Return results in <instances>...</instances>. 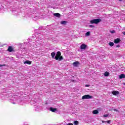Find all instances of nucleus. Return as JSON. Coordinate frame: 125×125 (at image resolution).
Masks as SVG:
<instances>
[{"label": "nucleus", "instance_id": "19", "mask_svg": "<svg viewBox=\"0 0 125 125\" xmlns=\"http://www.w3.org/2000/svg\"><path fill=\"white\" fill-rule=\"evenodd\" d=\"M109 72H105L104 73V76H105V77H108V76H109Z\"/></svg>", "mask_w": 125, "mask_h": 125}, {"label": "nucleus", "instance_id": "9", "mask_svg": "<svg viewBox=\"0 0 125 125\" xmlns=\"http://www.w3.org/2000/svg\"><path fill=\"white\" fill-rule=\"evenodd\" d=\"M49 110L50 111H51V112H53V113H55V112H57V109L56 108L50 107L49 108Z\"/></svg>", "mask_w": 125, "mask_h": 125}, {"label": "nucleus", "instance_id": "30", "mask_svg": "<svg viewBox=\"0 0 125 125\" xmlns=\"http://www.w3.org/2000/svg\"><path fill=\"white\" fill-rule=\"evenodd\" d=\"M116 46H117V47H120V45H117Z\"/></svg>", "mask_w": 125, "mask_h": 125}, {"label": "nucleus", "instance_id": "11", "mask_svg": "<svg viewBox=\"0 0 125 125\" xmlns=\"http://www.w3.org/2000/svg\"><path fill=\"white\" fill-rule=\"evenodd\" d=\"M10 101L11 103H12L13 104H16V99H14L13 98H12Z\"/></svg>", "mask_w": 125, "mask_h": 125}, {"label": "nucleus", "instance_id": "5", "mask_svg": "<svg viewBox=\"0 0 125 125\" xmlns=\"http://www.w3.org/2000/svg\"><path fill=\"white\" fill-rule=\"evenodd\" d=\"M86 46H87V45H85V44H82L80 46V48H81V49L84 50V49H85L86 48Z\"/></svg>", "mask_w": 125, "mask_h": 125}, {"label": "nucleus", "instance_id": "8", "mask_svg": "<svg viewBox=\"0 0 125 125\" xmlns=\"http://www.w3.org/2000/svg\"><path fill=\"white\" fill-rule=\"evenodd\" d=\"M23 63L25 64H27L28 65H31L32 64V62L29 60H27L24 62Z\"/></svg>", "mask_w": 125, "mask_h": 125}, {"label": "nucleus", "instance_id": "21", "mask_svg": "<svg viewBox=\"0 0 125 125\" xmlns=\"http://www.w3.org/2000/svg\"><path fill=\"white\" fill-rule=\"evenodd\" d=\"M74 124L75 125H79V122L78 121H75L74 122Z\"/></svg>", "mask_w": 125, "mask_h": 125}, {"label": "nucleus", "instance_id": "20", "mask_svg": "<svg viewBox=\"0 0 125 125\" xmlns=\"http://www.w3.org/2000/svg\"><path fill=\"white\" fill-rule=\"evenodd\" d=\"M114 42H110L109 43V45H110V46H114Z\"/></svg>", "mask_w": 125, "mask_h": 125}, {"label": "nucleus", "instance_id": "25", "mask_svg": "<svg viewBox=\"0 0 125 125\" xmlns=\"http://www.w3.org/2000/svg\"><path fill=\"white\" fill-rule=\"evenodd\" d=\"M89 27H90L91 28H94V26L92 25H89Z\"/></svg>", "mask_w": 125, "mask_h": 125}, {"label": "nucleus", "instance_id": "10", "mask_svg": "<svg viewBox=\"0 0 125 125\" xmlns=\"http://www.w3.org/2000/svg\"><path fill=\"white\" fill-rule=\"evenodd\" d=\"M7 51H9V52H12V51H13V47L11 46H9L8 48Z\"/></svg>", "mask_w": 125, "mask_h": 125}, {"label": "nucleus", "instance_id": "18", "mask_svg": "<svg viewBox=\"0 0 125 125\" xmlns=\"http://www.w3.org/2000/svg\"><path fill=\"white\" fill-rule=\"evenodd\" d=\"M51 55L52 56V58H54V56H55V52H53L51 53Z\"/></svg>", "mask_w": 125, "mask_h": 125}, {"label": "nucleus", "instance_id": "15", "mask_svg": "<svg viewBox=\"0 0 125 125\" xmlns=\"http://www.w3.org/2000/svg\"><path fill=\"white\" fill-rule=\"evenodd\" d=\"M85 37H89L90 36V32L88 31L85 34Z\"/></svg>", "mask_w": 125, "mask_h": 125}, {"label": "nucleus", "instance_id": "26", "mask_svg": "<svg viewBox=\"0 0 125 125\" xmlns=\"http://www.w3.org/2000/svg\"><path fill=\"white\" fill-rule=\"evenodd\" d=\"M113 110H114V111H115V112H119V110H118L116 109H113Z\"/></svg>", "mask_w": 125, "mask_h": 125}, {"label": "nucleus", "instance_id": "1", "mask_svg": "<svg viewBox=\"0 0 125 125\" xmlns=\"http://www.w3.org/2000/svg\"><path fill=\"white\" fill-rule=\"evenodd\" d=\"M55 59L59 60V61H62V60H63V57L61 56V52H57L56 56L55 57Z\"/></svg>", "mask_w": 125, "mask_h": 125}, {"label": "nucleus", "instance_id": "12", "mask_svg": "<svg viewBox=\"0 0 125 125\" xmlns=\"http://www.w3.org/2000/svg\"><path fill=\"white\" fill-rule=\"evenodd\" d=\"M112 93L113 95H118V94H119L120 93L118 91H113Z\"/></svg>", "mask_w": 125, "mask_h": 125}, {"label": "nucleus", "instance_id": "31", "mask_svg": "<svg viewBox=\"0 0 125 125\" xmlns=\"http://www.w3.org/2000/svg\"><path fill=\"white\" fill-rule=\"evenodd\" d=\"M123 35H125V32H123Z\"/></svg>", "mask_w": 125, "mask_h": 125}, {"label": "nucleus", "instance_id": "33", "mask_svg": "<svg viewBox=\"0 0 125 125\" xmlns=\"http://www.w3.org/2000/svg\"><path fill=\"white\" fill-rule=\"evenodd\" d=\"M103 123H105V121H103Z\"/></svg>", "mask_w": 125, "mask_h": 125}, {"label": "nucleus", "instance_id": "24", "mask_svg": "<svg viewBox=\"0 0 125 125\" xmlns=\"http://www.w3.org/2000/svg\"><path fill=\"white\" fill-rule=\"evenodd\" d=\"M108 116H109V114H105V115H104V118H106L107 117H108Z\"/></svg>", "mask_w": 125, "mask_h": 125}, {"label": "nucleus", "instance_id": "4", "mask_svg": "<svg viewBox=\"0 0 125 125\" xmlns=\"http://www.w3.org/2000/svg\"><path fill=\"white\" fill-rule=\"evenodd\" d=\"M34 109L35 111L39 112V111H41L42 110V106H38V105H35L34 106Z\"/></svg>", "mask_w": 125, "mask_h": 125}, {"label": "nucleus", "instance_id": "27", "mask_svg": "<svg viewBox=\"0 0 125 125\" xmlns=\"http://www.w3.org/2000/svg\"><path fill=\"white\" fill-rule=\"evenodd\" d=\"M66 125H73L72 123H68V124H66Z\"/></svg>", "mask_w": 125, "mask_h": 125}, {"label": "nucleus", "instance_id": "3", "mask_svg": "<svg viewBox=\"0 0 125 125\" xmlns=\"http://www.w3.org/2000/svg\"><path fill=\"white\" fill-rule=\"evenodd\" d=\"M92 98H93V97L92 96H90L89 95H85L82 97V99H92Z\"/></svg>", "mask_w": 125, "mask_h": 125}, {"label": "nucleus", "instance_id": "2", "mask_svg": "<svg viewBox=\"0 0 125 125\" xmlns=\"http://www.w3.org/2000/svg\"><path fill=\"white\" fill-rule=\"evenodd\" d=\"M99 22H101V19H94L90 21L91 24H98Z\"/></svg>", "mask_w": 125, "mask_h": 125}, {"label": "nucleus", "instance_id": "22", "mask_svg": "<svg viewBox=\"0 0 125 125\" xmlns=\"http://www.w3.org/2000/svg\"><path fill=\"white\" fill-rule=\"evenodd\" d=\"M110 33H111V34H114V33H115V30H111V31H110Z\"/></svg>", "mask_w": 125, "mask_h": 125}, {"label": "nucleus", "instance_id": "34", "mask_svg": "<svg viewBox=\"0 0 125 125\" xmlns=\"http://www.w3.org/2000/svg\"><path fill=\"white\" fill-rule=\"evenodd\" d=\"M120 0V1H122V0Z\"/></svg>", "mask_w": 125, "mask_h": 125}, {"label": "nucleus", "instance_id": "28", "mask_svg": "<svg viewBox=\"0 0 125 125\" xmlns=\"http://www.w3.org/2000/svg\"><path fill=\"white\" fill-rule=\"evenodd\" d=\"M110 123H111V121L109 120L107 122V124H110Z\"/></svg>", "mask_w": 125, "mask_h": 125}, {"label": "nucleus", "instance_id": "14", "mask_svg": "<svg viewBox=\"0 0 125 125\" xmlns=\"http://www.w3.org/2000/svg\"><path fill=\"white\" fill-rule=\"evenodd\" d=\"M99 112L97 110H95L92 111V114H94V115H97L98 114Z\"/></svg>", "mask_w": 125, "mask_h": 125}, {"label": "nucleus", "instance_id": "13", "mask_svg": "<svg viewBox=\"0 0 125 125\" xmlns=\"http://www.w3.org/2000/svg\"><path fill=\"white\" fill-rule=\"evenodd\" d=\"M125 78V75L124 74H121L120 76H119V78L122 79H124Z\"/></svg>", "mask_w": 125, "mask_h": 125}, {"label": "nucleus", "instance_id": "7", "mask_svg": "<svg viewBox=\"0 0 125 125\" xmlns=\"http://www.w3.org/2000/svg\"><path fill=\"white\" fill-rule=\"evenodd\" d=\"M120 42H121V39L120 38L114 39V43H119Z\"/></svg>", "mask_w": 125, "mask_h": 125}, {"label": "nucleus", "instance_id": "32", "mask_svg": "<svg viewBox=\"0 0 125 125\" xmlns=\"http://www.w3.org/2000/svg\"><path fill=\"white\" fill-rule=\"evenodd\" d=\"M123 84H124V85H125V83H123Z\"/></svg>", "mask_w": 125, "mask_h": 125}, {"label": "nucleus", "instance_id": "6", "mask_svg": "<svg viewBox=\"0 0 125 125\" xmlns=\"http://www.w3.org/2000/svg\"><path fill=\"white\" fill-rule=\"evenodd\" d=\"M73 65L74 67H78L80 65V62L78 61L75 62H73Z\"/></svg>", "mask_w": 125, "mask_h": 125}, {"label": "nucleus", "instance_id": "23", "mask_svg": "<svg viewBox=\"0 0 125 125\" xmlns=\"http://www.w3.org/2000/svg\"><path fill=\"white\" fill-rule=\"evenodd\" d=\"M89 86H90V85H89V84H86V85H85V87H89Z\"/></svg>", "mask_w": 125, "mask_h": 125}, {"label": "nucleus", "instance_id": "17", "mask_svg": "<svg viewBox=\"0 0 125 125\" xmlns=\"http://www.w3.org/2000/svg\"><path fill=\"white\" fill-rule=\"evenodd\" d=\"M61 23L62 24V25H66V24L67 23V21H62L61 22Z\"/></svg>", "mask_w": 125, "mask_h": 125}, {"label": "nucleus", "instance_id": "16", "mask_svg": "<svg viewBox=\"0 0 125 125\" xmlns=\"http://www.w3.org/2000/svg\"><path fill=\"white\" fill-rule=\"evenodd\" d=\"M54 16H55L56 17H60V14L59 13H54Z\"/></svg>", "mask_w": 125, "mask_h": 125}, {"label": "nucleus", "instance_id": "29", "mask_svg": "<svg viewBox=\"0 0 125 125\" xmlns=\"http://www.w3.org/2000/svg\"><path fill=\"white\" fill-rule=\"evenodd\" d=\"M3 66H4V65L0 64V67H2Z\"/></svg>", "mask_w": 125, "mask_h": 125}]
</instances>
